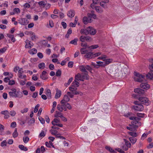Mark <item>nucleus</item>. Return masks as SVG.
Returning <instances> with one entry per match:
<instances>
[{
	"instance_id": "obj_1",
	"label": "nucleus",
	"mask_w": 153,
	"mask_h": 153,
	"mask_svg": "<svg viewBox=\"0 0 153 153\" xmlns=\"http://www.w3.org/2000/svg\"><path fill=\"white\" fill-rule=\"evenodd\" d=\"M12 91H10L9 93V95L11 97H23L22 93L21 92H17L16 89L15 88H12L11 90Z\"/></svg>"
},
{
	"instance_id": "obj_2",
	"label": "nucleus",
	"mask_w": 153,
	"mask_h": 153,
	"mask_svg": "<svg viewBox=\"0 0 153 153\" xmlns=\"http://www.w3.org/2000/svg\"><path fill=\"white\" fill-rule=\"evenodd\" d=\"M135 76L134 78V79L135 81L141 82H143L146 80V76L144 75L140 74L138 73H135Z\"/></svg>"
},
{
	"instance_id": "obj_3",
	"label": "nucleus",
	"mask_w": 153,
	"mask_h": 153,
	"mask_svg": "<svg viewBox=\"0 0 153 153\" xmlns=\"http://www.w3.org/2000/svg\"><path fill=\"white\" fill-rule=\"evenodd\" d=\"M135 105L133 106V108L136 111H141L144 109V107L143 105L140 104L138 101H135L134 102Z\"/></svg>"
},
{
	"instance_id": "obj_4",
	"label": "nucleus",
	"mask_w": 153,
	"mask_h": 153,
	"mask_svg": "<svg viewBox=\"0 0 153 153\" xmlns=\"http://www.w3.org/2000/svg\"><path fill=\"white\" fill-rule=\"evenodd\" d=\"M60 104L64 111H66L67 108L69 110L72 108L71 105L68 102H65L62 101H61Z\"/></svg>"
},
{
	"instance_id": "obj_5",
	"label": "nucleus",
	"mask_w": 153,
	"mask_h": 153,
	"mask_svg": "<svg viewBox=\"0 0 153 153\" xmlns=\"http://www.w3.org/2000/svg\"><path fill=\"white\" fill-rule=\"evenodd\" d=\"M139 100L143 104H145L146 105H149L150 102L148 98L145 97H140L139 98Z\"/></svg>"
},
{
	"instance_id": "obj_6",
	"label": "nucleus",
	"mask_w": 153,
	"mask_h": 153,
	"mask_svg": "<svg viewBox=\"0 0 153 153\" xmlns=\"http://www.w3.org/2000/svg\"><path fill=\"white\" fill-rule=\"evenodd\" d=\"M69 90L72 92V94L75 95H77L80 94V95H82V93L81 92H78L76 91L77 89V88L71 85V86L69 88Z\"/></svg>"
},
{
	"instance_id": "obj_7",
	"label": "nucleus",
	"mask_w": 153,
	"mask_h": 153,
	"mask_svg": "<svg viewBox=\"0 0 153 153\" xmlns=\"http://www.w3.org/2000/svg\"><path fill=\"white\" fill-rule=\"evenodd\" d=\"M60 122V120L59 119L55 118L52 122V124L54 126H56L60 127H63V125L61 123H59Z\"/></svg>"
},
{
	"instance_id": "obj_8",
	"label": "nucleus",
	"mask_w": 153,
	"mask_h": 153,
	"mask_svg": "<svg viewBox=\"0 0 153 153\" xmlns=\"http://www.w3.org/2000/svg\"><path fill=\"white\" fill-rule=\"evenodd\" d=\"M19 23L22 25H26L29 23L28 21L26 19L21 18L18 20Z\"/></svg>"
},
{
	"instance_id": "obj_9",
	"label": "nucleus",
	"mask_w": 153,
	"mask_h": 153,
	"mask_svg": "<svg viewBox=\"0 0 153 153\" xmlns=\"http://www.w3.org/2000/svg\"><path fill=\"white\" fill-rule=\"evenodd\" d=\"M24 73L22 68H20L19 70L18 73V76L19 78L22 79H24L26 77V76L25 75H23Z\"/></svg>"
},
{
	"instance_id": "obj_10",
	"label": "nucleus",
	"mask_w": 153,
	"mask_h": 153,
	"mask_svg": "<svg viewBox=\"0 0 153 153\" xmlns=\"http://www.w3.org/2000/svg\"><path fill=\"white\" fill-rule=\"evenodd\" d=\"M80 40L81 42H84L85 41H91L92 39L91 37L88 36H82L80 38Z\"/></svg>"
},
{
	"instance_id": "obj_11",
	"label": "nucleus",
	"mask_w": 153,
	"mask_h": 153,
	"mask_svg": "<svg viewBox=\"0 0 153 153\" xmlns=\"http://www.w3.org/2000/svg\"><path fill=\"white\" fill-rule=\"evenodd\" d=\"M26 45H25V48H26L30 49L33 45V42H31L28 40H26L25 41Z\"/></svg>"
},
{
	"instance_id": "obj_12",
	"label": "nucleus",
	"mask_w": 153,
	"mask_h": 153,
	"mask_svg": "<svg viewBox=\"0 0 153 153\" xmlns=\"http://www.w3.org/2000/svg\"><path fill=\"white\" fill-rule=\"evenodd\" d=\"M75 79L77 80L83 81L84 79L86 78V77L84 76H82V74L78 73L75 76Z\"/></svg>"
},
{
	"instance_id": "obj_13",
	"label": "nucleus",
	"mask_w": 153,
	"mask_h": 153,
	"mask_svg": "<svg viewBox=\"0 0 153 153\" xmlns=\"http://www.w3.org/2000/svg\"><path fill=\"white\" fill-rule=\"evenodd\" d=\"M88 17H87L85 16L83 18V21L85 24L86 25L88 23H91L92 22V20H91V18H90L88 16Z\"/></svg>"
},
{
	"instance_id": "obj_14",
	"label": "nucleus",
	"mask_w": 153,
	"mask_h": 153,
	"mask_svg": "<svg viewBox=\"0 0 153 153\" xmlns=\"http://www.w3.org/2000/svg\"><path fill=\"white\" fill-rule=\"evenodd\" d=\"M1 114L4 115V118L5 119H8L10 117L9 112L7 110L2 111L1 112Z\"/></svg>"
},
{
	"instance_id": "obj_15",
	"label": "nucleus",
	"mask_w": 153,
	"mask_h": 153,
	"mask_svg": "<svg viewBox=\"0 0 153 153\" xmlns=\"http://www.w3.org/2000/svg\"><path fill=\"white\" fill-rule=\"evenodd\" d=\"M140 86L141 88L146 90L149 89L150 87V85L146 83H142L140 84Z\"/></svg>"
},
{
	"instance_id": "obj_16",
	"label": "nucleus",
	"mask_w": 153,
	"mask_h": 153,
	"mask_svg": "<svg viewBox=\"0 0 153 153\" xmlns=\"http://www.w3.org/2000/svg\"><path fill=\"white\" fill-rule=\"evenodd\" d=\"M47 72L44 71L42 73V74L40 75V78L43 80H46L48 78L47 74Z\"/></svg>"
},
{
	"instance_id": "obj_17",
	"label": "nucleus",
	"mask_w": 153,
	"mask_h": 153,
	"mask_svg": "<svg viewBox=\"0 0 153 153\" xmlns=\"http://www.w3.org/2000/svg\"><path fill=\"white\" fill-rule=\"evenodd\" d=\"M89 28L88 27L87 29H82L81 30V33L82 34L88 35L89 34Z\"/></svg>"
},
{
	"instance_id": "obj_18",
	"label": "nucleus",
	"mask_w": 153,
	"mask_h": 153,
	"mask_svg": "<svg viewBox=\"0 0 153 153\" xmlns=\"http://www.w3.org/2000/svg\"><path fill=\"white\" fill-rule=\"evenodd\" d=\"M146 78L153 80V71H150L146 75Z\"/></svg>"
},
{
	"instance_id": "obj_19",
	"label": "nucleus",
	"mask_w": 153,
	"mask_h": 153,
	"mask_svg": "<svg viewBox=\"0 0 153 153\" xmlns=\"http://www.w3.org/2000/svg\"><path fill=\"white\" fill-rule=\"evenodd\" d=\"M129 119L133 120V121L132 122V124L133 125L134 122H135L136 121H138L140 120V118L139 117L131 116L129 117Z\"/></svg>"
},
{
	"instance_id": "obj_20",
	"label": "nucleus",
	"mask_w": 153,
	"mask_h": 153,
	"mask_svg": "<svg viewBox=\"0 0 153 153\" xmlns=\"http://www.w3.org/2000/svg\"><path fill=\"white\" fill-rule=\"evenodd\" d=\"M134 92L139 94H142L144 93V90L140 88L135 89L134 90Z\"/></svg>"
},
{
	"instance_id": "obj_21",
	"label": "nucleus",
	"mask_w": 153,
	"mask_h": 153,
	"mask_svg": "<svg viewBox=\"0 0 153 153\" xmlns=\"http://www.w3.org/2000/svg\"><path fill=\"white\" fill-rule=\"evenodd\" d=\"M68 16L71 18L73 17L75 15V11L72 10H70L67 14Z\"/></svg>"
},
{
	"instance_id": "obj_22",
	"label": "nucleus",
	"mask_w": 153,
	"mask_h": 153,
	"mask_svg": "<svg viewBox=\"0 0 153 153\" xmlns=\"http://www.w3.org/2000/svg\"><path fill=\"white\" fill-rule=\"evenodd\" d=\"M61 95V91L57 89L56 90V93L55 94V98L56 99H57L59 98L60 97Z\"/></svg>"
},
{
	"instance_id": "obj_23",
	"label": "nucleus",
	"mask_w": 153,
	"mask_h": 153,
	"mask_svg": "<svg viewBox=\"0 0 153 153\" xmlns=\"http://www.w3.org/2000/svg\"><path fill=\"white\" fill-rule=\"evenodd\" d=\"M89 28L90 29H91L89 30V34L92 35H94L96 33V30L91 27H89Z\"/></svg>"
},
{
	"instance_id": "obj_24",
	"label": "nucleus",
	"mask_w": 153,
	"mask_h": 153,
	"mask_svg": "<svg viewBox=\"0 0 153 153\" xmlns=\"http://www.w3.org/2000/svg\"><path fill=\"white\" fill-rule=\"evenodd\" d=\"M70 100V99L67 95H65L63 99L61 100L65 102H68Z\"/></svg>"
},
{
	"instance_id": "obj_25",
	"label": "nucleus",
	"mask_w": 153,
	"mask_h": 153,
	"mask_svg": "<svg viewBox=\"0 0 153 153\" xmlns=\"http://www.w3.org/2000/svg\"><path fill=\"white\" fill-rule=\"evenodd\" d=\"M93 56V53L91 52H88L84 56L86 58L90 59Z\"/></svg>"
},
{
	"instance_id": "obj_26",
	"label": "nucleus",
	"mask_w": 153,
	"mask_h": 153,
	"mask_svg": "<svg viewBox=\"0 0 153 153\" xmlns=\"http://www.w3.org/2000/svg\"><path fill=\"white\" fill-rule=\"evenodd\" d=\"M50 132L53 135L55 136H57L58 135H60L59 133H58V132L57 131L54 129H51Z\"/></svg>"
},
{
	"instance_id": "obj_27",
	"label": "nucleus",
	"mask_w": 153,
	"mask_h": 153,
	"mask_svg": "<svg viewBox=\"0 0 153 153\" xmlns=\"http://www.w3.org/2000/svg\"><path fill=\"white\" fill-rule=\"evenodd\" d=\"M98 13H101L103 11L102 9L99 6H97L94 7Z\"/></svg>"
},
{
	"instance_id": "obj_28",
	"label": "nucleus",
	"mask_w": 153,
	"mask_h": 153,
	"mask_svg": "<svg viewBox=\"0 0 153 153\" xmlns=\"http://www.w3.org/2000/svg\"><path fill=\"white\" fill-rule=\"evenodd\" d=\"M37 50L35 48H33L29 50L28 51V52L30 54L32 55L36 54L37 53Z\"/></svg>"
},
{
	"instance_id": "obj_29",
	"label": "nucleus",
	"mask_w": 153,
	"mask_h": 153,
	"mask_svg": "<svg viewBox=\"0 0 153 153\" xmlns=\"http://www.w3.org/2000/svg\"><path fill=\"white\" fill-rule=\"evenodd\" d=\"M77 81V79H75L74 81L72 82L71 85L76 88L78 87L79 86V83Z\"/></svg>"
},
{
	"instance_id": "obj_30",
	"label": "nucleus",
	"mask_w": 153,
	"mask_h": 153,
	"mask_svg": "<svg viewBox=\"0 0 153 153\" xmlns=\"http://www.w3.org/2000/svg\"><path fill=\"white\" fill-rule=\"evenodd\" d=\"M63 114L61 112L56 111L54 117H59L61 118Z\"/></svg>"
},
{
	"instance_id": "obj_31",
	"label": "nucleus",
	"mask_w": 153,
	"mask_h": 153,
	"mask_svg": "<svg viewBox=\"0 0 153 153\" xmlns=\"http://www.w3.org/2000/svg\"><path fill=\"white\" fill-rule=\"evenodd\" d=\"M78 39L77 38H75L74 40H71L70 42L69 43L74 44L75 45H77V42L78 41Z\"/></svg>"
},
{
	"instance_id": "obj_32",
	"label": "nucleus",
	"mask_w": 153,
	"mask_h": 153,
	"mask_svg": "<svg viewBox=\"0 0 153 153\" xmlns=\"http://www.w3.org/2000/svg\"><path fill=\"white\" fill-rule=\"evenodd\" d=\"M45 94L47 95V97H49V99L51 98V90L49 89L47 90Z\"/></svg>"
},
{
	"instance_id": "obj_33",
	"label": "nucleus",
	"mask_w": 153,
	"mask_h": 153,
	"mask_svg": "<svg viewBox=\"0 0 153 153\" xmlns=\"http://www.w3.org/2000/svg\"><path fill=\"white\" fill-rule=\"evenodd\" d=\"M104 64L105 65V66L107 65L112 62V59H105V61Z\"/></svg>"
},
{
	"instance_id": "obj_34",
	"label": "nucleus",
	"mask_w": 153,
	"mask_h": 153,
	"mask_svg": "<svg viewBox=\"0 0 153 153\" xmlns=\"http://www.w3.org/2000/svg\"><path fill=\"white\" fill-rule=\"evenodd\" d=\"M79 69L81 71L84 72H88L86 70L85 66L84 65L80 66H79Z\"/></svg>"
},
{
	"instance_id": "obj_35",
	"label": "nucleus",
	"mask_w": 153,
	"mask_h": 153,
	"mask_svg": "<svg viewBox=\"0 0 153 153\" xmlns=\"http://www.w3.org/2000/svg\"><path fill=\"white\" fill-rule=\"evenodd\" d=\"M129 140L133 144H134L136 142L137 140L136 138L133 137H130L129 138Z\"/></svg>"
},
{
	"instance_id": "obj_36",
	"label": "nucleus",
	"mask_w": 153,
	"mask_h": 153,
	"mask_svg": "<svg viewBox=\"0 0 153 153\" xmlns=\"http://www.w3.org/2000/svg\"><path fill=\"white\" fill-rule=\"evenodd\" d=\"M47 2L46 1H42L38 2V4L40 6L45 7Z\"/></svg>"
},
{
	"instance_id": "obj_37",
	"label": "nucleus",
	"mask_w": 153,
	"mask_h": 153,
	"mask_svg": "<svg viewBox=\"0 0 153 153\" xmlns=\"http://www.w3.org/2000/svg\"><path fill=\"white\" fill-rule=\"evenodd\" d=\"M7 36L11 39V40L13 42H14L15 41V39L14 38L13 35L8 33L7 34Z\"/></svg>"
},
{
	"instance_id": "obj_38",
	"label": "nucleus",
	"mask_w": 153,
	"mask_h": 153,
	"mask_svg": "<svg viewBox=\"0 0 153 153\" xmlns=\"http://www.w3.org/2000/svg\"><path fill=\"white\" fill-rule=\"evenodd\" d=\"M86 48H82L80 49V52L82 54H85L88 53V50L86 49Z\"/></svg>"
},
{
	"instance_id": "obj_39",
	"label": "nucleus",
	"mask_w": 153,
	"mask_h": 153,
	"mask_svg": "<svg viewBox=\"0 0 153 153\" xmlns=\"http://www.w3.org/2000/svg\"><path fill=\"white\" fill-rule=\"evenodd\" d=\"M18 135V133L17 132V128H15L14 132L13 134V136L14 138L17 137Z\"/></svg>"
},
{
	"instance_id": "obj_40",
	"label": "nucleus",
	"mask_w": 153,
	"mask_h": 153,
	"mask_svg": "<svg viewBox=\"0 0 153 153\" xmlns=\"http://www.w3.org/2000/svg\"><path fill=\"white\" fill-rule=\"evenodd\" d=\"M9 114L12 117H14L16 115V112L14 110H12L10 111Z\"/></svg>"
},
{
	"instance_id": "obj_41",
	"label": "nucleus",
	"mask_w": 153,
	"mask_h": 153,
	"mask_svg": "<svg viewBox=\"0 0 153 153\" xmlns=\"http://www.w3.org/2000/svg\"><path fill=\"white\" fill-rule=\"evenodd\" d=\"M88 16L91 18V19L92 17L94 19H95L96 18V15L93 13H88Z\"/></svg>"
},
{
	"instance_id": "obj_42",
	"label": "nucleus",
	"mask_w": 153,
	"mask_h": 153,
	"mask_svg": "<svg viewBox=\"0 0 153 153\" xmlns=\"http://www.w3.org/2000/svg\"><path fill=\"white\" fill-rule=\"evenodd\" d=\"M19 147L22 150L25 151H26L28 149L27 147H25L23 145H19Z\"/></svg>"
},
{
	"instance_id": "obj_43",
	"label": "nucleus",
	"mask_w": 153,
	"mask_h": 153,
	"mask_svg": "<svg viewBox=\"0 0 153 153\" xmlns=\"http://www.w3.org/2000/svg\"><path fill=\"white\" fill-rule=\"evenodd\" d=\"M107 58V56L106 55L104 54H102L101 56L99 57L97 59H99L102 60L103 61H105V59Z\"/></svg>"
},
{
	"instance_id": "obj_44",
	"label": "nucleus",
	"mask_w": 153,
	"mask_h": 153,
	"mask_svg": "<svg viewBox=\"0 0 153 153\" xmlns=\"http://www.w3.org/2000/svg\"><path fill=\"white\" fill-rule=\"evenodd\" d=\"M128 133L132 137H137V135L136 132H128Z\"/></svg>"
},
{
	"instance_id": "obj_45",
	"label": "nucleus",
	"mask_w": 153,
	"mask_h": 153,
	"mask_svg": "<svg viewBox=\"0 0 153 153\" xmlns=\"http://www.w3.org/2000/svg\"><path fill=\"white\" fill-rule=\"evenodd\" d=\"M99 47L98 45H92L89 47H88L87 48L90 49H95Z\"/></svg>"
},
{
	"instance_id": "obj_46",
	"label": "nucleus",
	"mask_w": 153,
	"mask_h": 153,
	"mask_svg": "<svg viewBox=\"0 0 153 153\" xmlns=\"http://www.w3.org/2000/svg\"><path fill=\"white\" fill-rule=\"evenodd\" d=\"M121 147L124 151H127L128 149L127 146L123 143L122 144Z\"/></svg>"
},
{
	"instance_id": "obj_47",
	"label": "nucleus",
	"mask_w": 153,
	"mask_h": 153,
	"mask_svg": "<svg viewBox=\"0 0 153 153\" xmlns=\"http://www.w3.org/2000/svg\"><path fill=\"white\" fill-rule=\"evenodd\" d=\"M133 125H135L137 128L138 127L140 126L141 125V123L139 121H136L135 123L134 122V124Z\"/></svg>"
},
{
	"instance_id": "obj_48",
	"label": "nucleus",
	"mask_w": 153,
	"mask_h": 153,
	"mask_svg": "<svg viewBox=\"0 0 153 153\" xmlns=\"http://www.w3.org/2000/svg\"><path fill=\"white\" fill-rule=\"evenodd\" d=\"M30 37L32 40H33L36 39V36L34 33L31 32L30 33Z\"/></svg>"
},
{
	"instance_id": "obj_49",
	"label": "nucleus",
	"mask_w": 153,
	"mask_h": 153,
	"mask_svg": "<svg viewBox=\"0 0 153 153\" xmlns=\"http://www.w3.org/2000/svg\"><path fill=\"white\" fill-rule=\"evenodd\" d=\"M57 109L60 112H62L64 110L60 104H58L57 105Z\"/></svg>"
},
{
	"instance_id": "obj_50",
	"label": "nucleus",
	"mask_w": 153,
	"mask_h": 153,
	"mask_svg": "<svg viewBox=\"0 0 153 153\" xmlns=\"http://www.w3.org/2000/svg\"><path fill=\"white\" fill-rule=\"evenodd\" d=\"M100 5L104 8H105L107 7L106 4L104 3V2L101 1L100 2Z\"/></svg>"
},
{
	"instance_id": "obj_51",
	"label": "nucleus",
	"mask_w": 153,
	"mask_h": 153,
	"mask_svg": "<svg viewBox=\"0 0 153 153\" xmlns=\"http://www.w3.org/2000/svg\"><path fill=\"white\" fill-rule=\"evenodd\" d=\"M88 72H86L82 73L81 74L82 76H84L85 77H86V78H85V79H88Z\"/></svg>"
},
{
	"instance_id": "obj_52",
	"label": "nucleus",
	"mask_w": 153,
	"mask_h": 153,
	"mask_svg": "<svg viewBox=\"0 0 153 153\" xmlns=\"http://www.w3.org/2000/svg\"><path fill=\"white\" fill-rule=\"evenodd\" d=\"M97 63L100 66L102 67H105V65L104 64V62L101 61H98L97 62Z\"/></svg>"
},
{
	"instance_id": "obj_53",
	"label": "nucleus",
	"mask_w": 153,
	"mask_h": 153,
	"mask_svg": "<svg viewBox=\"0 0 153 153\" xmlns=\"http://www.w3.org/2000/svg\"><path fill=\"white\" fill-rule=\"evenodd\" d=\"M39 69H43L45 67V64L43 62L40 63L39 65Z\"/></svg>"
},
{
	"instance_id": "obj_54",
	"label": "nucleus",
	"mask_w": 153,
	"mask_h": 153,
	"mask_svg": "<svg viewBox=\"0 0 153 153\" xmlns=\"http://www.w3.org/2000/svg\"><path fill=\"white\" fill-rule=\"evenodd\" d=\"M105 148L106 149L108 150L110 152H112L113 153H114L115 152L113 149L110 147L106 146Z\"/></svg>"
},
{
	"instance_id": "obj_55",
	"label": "nucleus",
	"mask_w": 153,
	"mask_h": 153,
	"mask_svg": "<svg viewBox=\"0 0 153 153\" xmlns=\"http://www.w3.org/2000/svg\"><path fill=\"white\" fill-rule=\"evenodd\" d=\"M29 140V138L27 136L25 137H23V140L25 143H27Z\"/></svg>"
},
{
	"instance_id": "obj_56",
	"label": "nucleus",
	"mask_w": 153,
	"mask_h": 153,
	"mask_svg": "<svg viewBox=\"0 0 153 153\" xmlns=\"http://www.w3.org/2000/svg\"><path fill=\"white\" fill-rule=\"evenodd\" d=\"M13 11L15 13L18 14L20 12V10L18 8H15L13 9Z\"/></svg>"
},
{
	"instance_id": "obj_57",
	"label": "nucleus",
	"mask_w": 153,
	"mask_h": 153,
	"mask_svg": "<svg viewBox=\"0 0 153 153\" xmlns=\"http://www.w3.org/2000/svg\"><path fill=\"white\" fill-rule=\"evenodd\" d=\"M7 48L6 47L0 49V54L1 53H4L7 50Z\"/></svg>"
},
{
	"instance_id": "obj_58",
	"label": "nucleus",
	"mask_w": 153,
	"mask_h": 153,
	"mask_svg": "<svg viewBox=\"0 0 153 153\" xmlns=\"http://www.w3.org/2000/svg\"><path fill=\"white\" fill-rule=\"evenodd\" d=\"M148 134V133H144L142 136L141 139L143 140H144L146 138Z\"/></svg>"
},
{
	"instance_id": "obj_59",
	"label": "nucleus",
	"mask_w": 153,
	"mask_h": 153,
	"mask_svg": "<svg viewBox=\"0 0 153 153\" xmlns=\"http://www.w3.org/2000/svg\"><path fill=\"white\" fill-rule=\"evenodd\" d=\"M26 79H25V80H20L19 81V82L20 84L22 85H24L26 83Z\"/></svg>"
},
{
	"instance_id": "obj_60",
	"label": "nucleus",
	"mask_w": 153,
	"mask_h": 153,
	"mask_svg": "<svg viewBox=\"0 0 153 153\" xmlns=\"http://www.w3.org/2000/svg\"><path fill=\"white\" fill-rule=\"evenodd\" d=\"M61 74V71L60 70H58L56 72V75L57 76H59Z\"/></svg>"
},
{
	"instance_id": "obj_61",
	"label": "nucleus",
	"mask_w": 153,
	"mask_h": 153,
	"mask_svg": "<svg viewBox=\"0 0 153 153\" xmlns=\"http://www.w3.org/2000/svg\"><path fill=\"white\" fill-rule=\"evenodd\" d=\"M38 119L41 123L42 124L45 123V121L43 118H42L41 117H39Z\"/></svg>"
},
{
	"instance_id": "obj_62",
	"label": "nucleus",
	"mask_w": 153,
	"mask_h": 153,
	"mask_svg": "<svg viewBox=\"0 0 153 153\" xmlns=\"http://www.w3.org/2000/svg\"><path fill=\"white\" fill-rule=\"evenodd\" d=\"M133 114L131 112H128L125 114V116L126 117H131Z\"/></svg>"
},
{
	"instance_id": "obj_63",
	"label": "nucleus",
	"mask_w": 153,
	"mask_h": 153,
	"mask_svg": "<svg viewBox=\"0 0 153 153\" xmlns=\"http://www.w3.org/2000/svg\"><path fill=\"white\" fill-rule=\"evenodd\" d=\"M35 119L33 118H31L28 122V123L29 125L34 123L35 122Z\"/></svg>"
},
{
	"instance_id": "obj_64",
	"label": "nucleus",
	"mask_w": 153,
	"mask_h": 153,
	"mask_svg": "<svg viewBox=\"0 0 153 153\" xmlns=\"http://www.w3.org/2000/svg\"><path fill=\"white\" fill-rule=\"evenodd\" d=\"M16 126V122H13L11 123L10 126L12 128H15Z\"/></svg>"
}]
</instances>
